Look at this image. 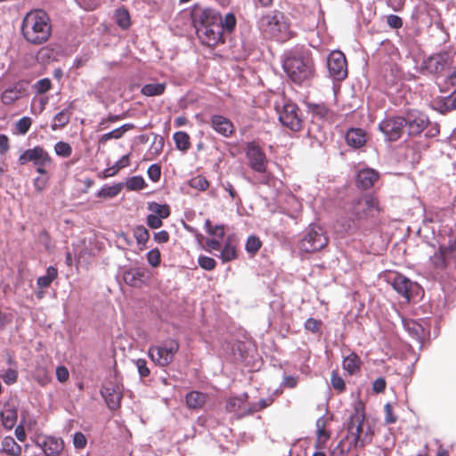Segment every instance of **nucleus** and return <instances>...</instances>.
<instances>
[{"mask_svg":"<svg viewBox=\"0 0 456 456\" xmlns=\"http://www.w3.org/2000/svg\"><path fill=\"white\" fill-rule=\"evenodd\" d=\"M21 34L31 45H39L46 43L52 34L49 15L42 9L29 11L23 18Z\"/></svg>","mask_w":456,"mask_h":456,"instance_id":"1","label":"nucleus"},{"mask_svg":"<svg viewBox=\"0 0 456 456\" xmlns=\"http://www.w3.org/2000/svg\"><path fill=\"white\" fill-rule=\"evenodd\" d=\"M365 414L363 408L359 404L354 408V413L350 416L346 437L349 444L348 451L363 447L371 442L372 429L370 426L364 423Z\"/></svg>","mask_w":456,"mask_h":456,"instance_id":"2","label":"nucleus"},{"mask_svg":"<svg viewBox=\"0 0 456 456\" xmlns=\"http://www.w3.org/2000/svg\"><path fill=\"white\" fill-rule=\"evenodd\" d=\"M262 34L268 38L284 42L292 37L289 23L282 12L274 11L262 15L257 21Z\"/></svg>","mask_w":456,"mask_h":456,"instance_id":"3","label":"nucleus"},{"mask_svg":"<svg viewBox=\"0 0 456 456\" xmlns=\"http://www.w3.org/2000/svg\"><path fill=\"white\" fill-rule=\"evenodd\" d=\"M283 69L293 82L301 84L312 77L314 62L307 54H290L283 61Z\"/></svg>","mask_w":456,"mask_h":456,"instance_id":"4","label":"nucleus"},{"mask_svg":"<svg viewBox=\"0 0 456 456\" xmlns=\"http://www.w3.org/2000/svg\"><path fill=\"white\" fill-rule=\"evenodd\" d=\"M237 24V20L232 12L226 13L223 21L212 24L209 27L198 28V31L203 36V40L208 45H216L224 42V35L231 34Z\"/></svg>","mask_w":456,"mask_h":456,"instance_id":"5","label":"nucleus"},{"mask_svg":"<svg viewBox=\"0 0 456 456\" xmlns=\"http://www.w3.org/2000/svg\"><path fill=\"white\" fill-rule=\"evenodd\" d=\"M328 242L329 239L323 228L311 224L299 242V249L305 253H314L325 248Z\"/></svg>","mask_w":456,"mask_h":456,"instance_id":"6","label":"nucleus"},{"mask_svg":"<svg viewBox=\"0 0 456 456\" xmlns=\"http://www.w3.org/2000/svg\"><path fill=\"white\" fill-rule=\"evenodd\" d=\"M179 350V344L175 339H167L159 345L149 347L148 355L153 362L161 367L169 365Z\"/></svg>","mask_w":456,"mask_h":456,"instance_id":"7","label":"nucleus"},{"mask_svg":"<svg viewBox=\"0 0 456 456\" xmlns=\"http://www.w3.org/2000/svg\"><path fill=\"white\" fill-rule=\"evenodd\" d=\"M279 119L282 126L291 131H299L302 128L303 121L299 115L298 107L293 102L284 103L279 114Z\"/></svg>","mask_w":456,"mask_h":456,"instance_id":"8","label":"nucleus"},{"mask_svg":"<svg viewBox=\"0 0 456 456\" xmlns=\"http://www.w3.org/2000/svg\"><path fill=\"white\" fill-rule=\"evenodd\" d=\"M379 130L384 134L389 141L398 140L405 128V120L403 117H389L383 119L379 124Z\"/></svg>","mask_w":456,"mask_h":456,"instance_id":"9","label":"nucleus"},{"mask_svg":"<svg viewBox=\"0 0 456 456\" xmlns=\"http://www.w3.org/2000/svg\"><path fill=\"white\" fill-rule=\"evenodd\" d=\"M327 67L330 76L336 80H343L347 75L346 60L340 51L330 53L327 58Z\"/></svg>","mask_w":456,"mask_h":456,"instance_id":"10","label":"nucleus"},{"mask_svg":"<svg viewBox=\"0 0 456 456\" xmlns=\"http://www.w3.org/2000/svg\"><path fill=\"white\" fill-rule=\"evenodd\" d=\"M20 165H26L32 162L35 166H49L52 163V158L46 151L40 146L24 151L18 159Z\"/></svg>","mask_w":456,"mask_h":456,"instance_id":"11","label":"nucleus"},{"mask_svg":"<svg viewBox=\"0 0 456 456\" xmlns=\"http://www.w3.org/2000/svg\"><path fill=\"white\" fill-rule=\"evenodd\" d=\"M403 119L405 120V127H408V134L410 135L419 134L428 124L427 115L417 110L407 111Z\"/></svg>","mask_w":456,"mask_h":456,"instance_id":"12","label":"nucleus"},{"mask_svg":"<svg viewBox=\"0 0 456 456\" xmlns=\"http://www.w3.org/2000/svg\"><path fill=\"white\" fill-rule=\"evenodd\" d=\"M246 156L249 167L256 172L265 173L267 159L265 152L256 144L250 142L247 146Z\"/></svg>","mask_w":456,"mask_h":456,"instance_id":"13","label":"nucleus"},{"mask_svg":"<svg viewBox=\"0 0 456 456\" xmlns=\"http://www.w3.org/2000/svg\"><path fill=\"white\" fill-rule=\"evenodd\" d=\"M101 395L104 398L109 409L116 410L120 406L123 395L118 385L112 382L104 384L101 389Z\"/></svg>","mask_w":456,"mask_h":456,"instance_id":"14","label":"nucleus"},{"mask_svg":"<svg viewBox=\"0 0 456 456\" xmlns=\"http://www.w3.org/2000/svg\"><path fill=\"white\" fill-rule=\"evenodd\" d=\"M388 279L393 289L409 301L411 297V290L417 284L406 276L397 273H392Z\"/></svg>","mask_w":456,"mask_h":456,"instance_id":"15","label":"nucleus"},{"mask_svg":"<svg viewBox=\"0 0 456 456\" xmlns=\"http://www.w3.org/2000/svg\"><path fill=\"white\" fill-rule=\"evenodd\" d=\"M248 395L230 397L226 403V410L240 419L251 414L250 405L248 403Z\"/></svg>","mask_w":456,"mask_h":456,"instance_id":"16","label":"nucleus"},{"mask_svg":"<svg viewBox=\"0 0 456 456\" xmlns=\"http://www.w3.org/2000/svg\"><path fill=\"white\" fill-rule=\"evenodd\" d=\"M192 17L194 21L200 24L199 28L212 26V24L223 21L224 18L218 11L212 8L194 10Z\"/></svg>","mask_w":456,"mask_h":456,"instance_id":"17","label":"nucleus"},{"mask_svg":"<svg viewBox=\"0 0 456 456\" xmlns=\"http://www.w3.org/2000/svg\"><path fill=\"white\" fill-rule=\"evenodd\" d=\"M451 63V55L448 52H442L431 55L423 62V67L429 73H439Z\"/></svg>","mask_w":456,"mask_h":456,"instance_id":"18","label":"nucleus"},{"mask_svg":"<svg viewBox=\"0 0 456 456\" xmlns=\"http://www.w3.org/2000/svg\"><path fill=\"white\" fill-rule=\"evenodd\" d=\"M37 445L43 450L46 456H59L64 448L62 439L54 436L38 437Z\"/></svg>","mask_w":456,"mask_h":456,"instance_id":"19","label":"nucleus"},{"mask_svg":"<svg viewBox=\"0 0 456 456\" xmlns=\"http://www.w3.org/2000/svg\"><path fill=\"white\" fill-rule=\"evenodd\" d=\"M26 84L22 81L17 82L7 87L1 95V101L5 105L12 104L26 94Z\"/></svg>","mask_w":456,"mask_h":456,"instance_id":"20","label":"nucleus"},{"mask_svg":"<svg viewBox=\"0 0 456 456\" xmlns=\"http://www.w3.org/2000/svg\"><path fill=\"white\" fill-rule=\"evenodd\" d=\"M123 279L131 287H141L147 279V270L142 267L130 268L124 272Z\"/></svg>","mask_w":456,"mask_h":456,"instance_id":"21","label":"nucleus"},{"mask_svg":"<svg viewBox=\"0 0 456 456\" xmlns=\"http://www.w3.org/2000/svg\"><path fill=\"white\" fill-rule=\"evenodd\" d=\"M379 178V174L373 168L361 169L356 176V184L358 187L367 190L374 185Z\"/></svg>","mask_w":456,"mask_h":456,"instance_id":"22","label":"nucleus"},{"mask_svg":"<svg viewBox=\"0 0 456 456\" xmlns=\"http://www.w3.org/2000/svg\"><path fill=\"white\" fill-rule=\"evenodd\" d=\"M212 128L224 137H229L233 133V125L227 118L221 115H213L210 118Z\"/></svg>","mask_w":456,"mask_h":456,"instance_id":"23","label":"nucleus"},{"mask_svg":"<svg viewBox=\"0 0 456 456\" xmlns=\"http://www.w3.org/2000/svg\"><path fill=\"white\" fill-rule=\"evenodd\" d=\"M346 141L349 146L359 149L365 144L367 135L362 128H350L346 134Z\"/></svg>","mask_w":456,"mask_h":456,"instance_id":"24","label":"nucleus"},{"mask_svg":"<svg viewBox=\"0 0 456 456\" xmlns=\"http://www.w3.org/2000/svg\"><path fill=\"white\" fill-rule=\"evenodd\" d=\"M429 259L434 268L437 270H444L452 263L443 246L439 247Z\"/></svg>","mask_w":456,"mask_h":456,"instance_id":"25","label":"nucleus"},{"mask_svg":"<svg viewBox=\"0 0 456 456\" xmlns=\"http://www.w3.org/2000/svg\"><path fill=\"white\" fill-rule=\"evenodd\" d=\"M134 127V126L133 124H130V123L124 124L121 126L115 128L112 131L102 134L99 139V142L102 144H104L109 140L120 139L124 135L125 133L133 129Z\"/></svg>","mask_w":456,"mask_h":456,"instance_id":"26","label":"nucleus"},{"mask_svg":"<svg viewBox=\"0 0 456 456\" xmlns=\"http://www.w3.org/2000/svg\"><path fill=\"white\" fill-rule=\"evenodd\" d=\"M307 109L314 118L320 119H330L332 116V111L324 103H308Z\"/></svg>","mask_w":456,"mask_h":456,"instance_id":"27","label":"nucleus"},{"mask_svg":"<svg viewBox=\"0 0 456 456\" xmlns=\"http://www.w3.org/2000/svg\"><path fill=\"white\" fill-rule=\"evenodd\" d=\"M206 395L199 391H191L186 395V404L191 409H200L206 403Z\"/></svg>","mask_w":456,"mask_h":456,"instance_id":"28","label":"nucleus"},{"mask_svg":"<svg viewBox=\"0 0 456 456\" xmlns=\"http://www.w3.org/2000/svg\"><path fill=\"white\" fill-rule=\"evenodd\" d=\"M2 451L11 456H20L21 446L16 443L13 437L5 436L2 441Z\"/></svg>","mask_w":456,"mask_h":456,"instance_id":"29","label":"nucleus"},{"mask_svg":"<svg viewBox=\"0 0 456 456\" xmlns=\"http://www.w3.org/2000/svg\"><path fill=\"white\" fill-rule=\"evenodd\" d=\"M17 417V411L13 408H8L0 412L2 424L6 429H12L15 426Z\"/></svg>","mask_w":456,"mask_h":456,"instance_id":"30","label":"nucleus"},{"mask_svg":"<svg viewBox=\"0 0 456 456\" xmlns=\"http://www.w3.org/2000/svg\"><path fill=\"white\" fill-rule=\"evenodd\" d=\"M166 87V83L146 84L142 87L141 93L145 96H159L164 94Z\"/></svg>","mask_w":456,"mask_h":456,"instance_id":"31","label":"nucleus"},{"mask_svg":"<svg viewBox=\"0 0 456 456\" xmlns=\"http://www.w3.org/2000/svg\"><path fill=\"white\" fill-rule=\"evenodd\" d=\"M57 269L53 266H49L46 269V274L40 276L37 281V284L41 289L48 288L51 283L57 278Z\"/></svg>","mask_w":456,"mask_h":456,"instance_id":"32","label":"nucleus"},{"mask_svg":"<svg viewBox=\"0 0 456 456\" xmlns=\"http://www.w3.org/2000/svg\"><path fill=\"white\" fill-rule=\"evenodd\" d=\"M175 146L179 151H187L191 147L190 136L183 131L175 132L173 135Z\"/></svg>","mask_w":456,"mask_h":456,"instance_id":"33","label":"nucleus"},{"mask_svg":"<svg viewBox=\"0 0 456 456\" xmlns=\"http://www.w3.org/2000/svg\"><path fill=\"white\" fill-rule=\"evenodd\" d=\"M69 119L70 112L69 110L65 109L61 110L53 117V124L51 126L52 130L55 131L65 126L69 122Z\"/></svg>","mask_w":456,"mask_h":456,"instance_id":"34","label":"nucleus"},{"mask_svg":"<svg viewBox=\"0 0 456 456\" xmlns=\"http://www.w3.org/2000/svg\"><path fill=\"white\" fill-rule=\"evenodd\" d=\"M360 359L355 354H350L343 360V368L350 374H354L360 368Z\"/></svg>","mask_w":456,"mask_h":456,"instance_id":"35","label":"nucleus"},{"mask_svg":"<svg viewBox=\"0 0 456 456\" xmlns=\"http://www.w3.org/2000/svg\"><path fill=\"white\" fill-rule=\"evenodd\" d=\"M129 165V155H124L119 159L112 167H110L104 170V176L110 177L115 175L119 169L126 167Z\"/></svg>","mask_w":456,"mask_h":456,"instance_id":"36","label":"nucleus"},{"mask_svg":"<svg viewBox=\"0 0 456 456\" xmlns=\"http://www.w3.org/2000/svg\"><path fill=\"white\" fill-rule=\"evenodd\" d=\"M148 208L152 212L153 215L159 216L161 219L167 218L170 215L169 208L167 205H161L156 202H151L149 204Z\"/></svg>","mask_w":456,"mask_h":456,"instance_id":"37","label":"nucleus"},{"mask_svg":"<svg viewBox=\"0 0 456 456\" xmlns=\"http://www.w3.org/2000/svg\"><path fill=\"white\" fill-rule=\"evenodd\" d=\"M121 184H114L111 186H104L98 192L97 196L106 199H110L116 197L121 191Z\"/></svg>","mask_w":456,"mask_h":456,"instance_id":"38","label":"nucleus"},{"mask_svg":"<svg viewBox=\"0 0 456 456\" xmlns=\"http://www.w3.org/2000/svg\"><path fill=\"white\" fill-rule=\"evenodd\" d=\"M133 233L137 244L139 246H145L150 238L148 230L142 225H138L134 229Z\"/></svg>","mask_w":456,"mask_h":456,"instance_id":"39","label":"nucleus"},{"mask_svg":"<svg viewBox=\"0 0 456 456\" xmlns=\"http://www.w3.org/2000/svg\"><path fill=\"white\" fill-rule=\"evenodd\" d=\"M19 377L18 370L16 369H6L2 370L0 372V379L6 384V385H12L17 382Z\"/></svg>","mask_w":456,"mask_h":456,"instance_id":"40","label":"nucleus"},{"mask_svg":"<svg viewBox=\"0 0 456 456\" xmlns=\"http://www.w3.org/2000/svg\"><path fill=\"white\" fill-rule=\"evenodd\" d=\"M33 377L35 380L41 386H45L51 381V376L47 370L44 367H37L33 373Z\"/></svg>","mask_w":456,"mask_h":456,"instance_id":"41","label":"nucleus"},{"mask_svg":"<svg viewBox=\"0 0 456 456\" xmlns=\"http://www.w3.org/2000/svg\"><path fill=\"white\" fill-rule=\"evenodd\" d=\"M357 207H364L366 212L369 214L371 211L378 209V201L372 196H365L357 200Z\"/></svg>","mask_w":456,"mask_h":456,"instance_id":"42","label":"nucleus"},{"mask_svg":"<svg viewBox=\"0 0 456 456\" xmlns=\"http://www.w3.org/2000/svg\"><path fill=\"white\" fill-rule=\"evenodd\" d=\"M409 333L416 339H420L424 335V329L416 322L411 321L404 324Z\"/></svg>","mask_w":456,"mask_h":456,"instance_id":"43","label":"nucleus"},{"mask_svg":"<svg viewBox=\"0 0 456 456\" xmlns=\"http://www.w3.org/2000/svg\"><path fill=\"white\" fill-rule=\"evenodd\" d=\"M189 185L193 189L204 191L208 188L209 183L205 176L196 175L189 181Z\"/></svg>","mask_w":456,"mask_h":456,"instance_id":"44","label":"nucleus"},{"mask_svg":"<svg viewBox=\"0 0 456 456\" xmlns=\"http://www.w3.org/2000/svg\"><path fill=\"white\" fill-rule=\"evenodd\" d=\"M118 25L122 28H127L130 26L129 12L126 9H118L115 13Z\"/></svg>","mask_w":456,"mask_h":456,"instance_id":"45","label":"nucleus"},{"mask_svg":"<svg viewBox=\"0 0 456 456\" xmlns=\"http://www.w3.org/2000/svg\"><path fill=\"white\" fill-rule=\"evenodd\" d=\"M235 247L230 243H226L220 252V258L223 262H229L236 257Z\"/></svg>","mask_w":456,"mask_h":456,"instance_id":"46","label":"nucleus"},{"mask_svg":"<svg viewBox=\"0 0 456 456\" xmlns=\"http://www.w3.org/2000/svg\"><path fill=\"white\" fill-rule=\"evenodd\" d=\"M54 151L60 157L68 158L72 153V148L68 142L61 141L54 145Z\"/></svg>","mask_w":456,"mask_h":456,"instance_id":"47","label":"nucleus"},{"mask_svg":"<svg viewBox=\"0 0 456 456\" xmlns=\"http://www.w3.org/2000/svg\"><path fill=\"white\" fill-rule=\"evenodd\" d=\"M261 241L256 236H249L247 240L245 248L247 252L250 254H256L261 248Z\"/></svg>","mask_w":456,"mask_h":456,"instance_id":"48","label":"nucleus"},{"mask_svg":"<svg viewBox=\"0 0 456 456\" xmlns=\"http://www.w3.org/2000/svg\"><path fill=\"white\" fill-rule=\"evenodd\" d=\"M47 102V97H34L31 103V112L36 115L42 113Z\"/></svg>","mask_w":456,"mask_h":456,"instance_id":"49","label":"nucleus"},{"mask_svg":"<svg viewBox=\"0 0 456 456\" xmlns=\"http://www.w3.org/2000/svg\"><path fill=\"white\" fill-rule=\"evenodd\" d=\"M32 124V120L29 117H22L16 124L15 128L20 134H25L29 130Z\"/></svg>","mask_w":456,"mask_h":456,"instance_id":"50","label":"nucleus"},{"mask_svg":"<svg viewBox=\"0 0 456 456\" xmlns=\"http://www.w3.org/2000/svg\"><path fill=\"white\" fill-rule=\"evenodd\" d=\"M126 186L128 190H142L145 187V181L142 176H133L126 181Z\"/></svg>","mask_w":456,"mask_h":456,"instance_id":"51","label":"nucleus"},{"mask_svg":"<svg viewBox=\"0 0 456 456\" xmlns=\"http://www.w3.org/2000/svg\"><path fill=\"white\" fill-rule=\"evenodd\" d=\"M51 86L52 83L49 78H42L33 85V88L37 94H42L49 91Z\"/></svg>","mask_w":456,"mask_h":456,"instance_id":"52","label":"nucleus"},{"mask_svg":"<svg viewBox=\"0 0 456 456\" xmlns=\"http://www.w3.org/2000/svg\"><path fill=\"white\" fill-rule=\"evenodd\" d=\"M200 266L208 271H211L216 267V260L207 256H200L198 259Z\"/></svg>","mask_w":456,"mask_h":456,"instance_id":"53","label":"nucleus"},{"mask_svg":"<svg viewBox=\"0 0 456 456\" xmlns=\"http://www.w3.org/2000/svg\"><path fill=\"white\" fill-rule=\"evenodd\" d=\"M205 225L208 228V232L209 234L216 236L218 239L224 238V229L223 225H216V226L212 227L209 220L206 221Z\"/></svg>","mask_w":456,"mask_h":456,"instance_id":"54","label":"nucleus"},{"mask_svg":"<svg viewBox=\"0 0 456 456\" xmlns=\"http://www.w3.org/2000/svg\"><path fill=\"white\" fill-rule=\"evenodd\" d=\"M147 261L152 267H157L160 264V252L158 248L150 250L147 253Z\"/></svg>","mask_w":456,"mask_h":456,"instance_id":"55","label":"nucleus"},{"mask_svg":"<svg viewBox=\"0 0 456 456\" xmlns=\"http://www.w3.org/2000/svg\"><path fill=\"white\" fill-rule=\"evenodd\" d=\"M449 257L454 262L456 260V233L452 234L449 240V245L447 247H444Z\"/></svg>","mask_w":456,"mask_h":456,"instance_id":"56","label":"nucleus"},{"mask_svg":"<svg viewBox=\"0 0 456 456\" xmlns=\"http://www.w3.org/2000/svg\"><path fill=\"white\" fill-rule=\"evenodd\" d=\"M351 215L354 219L360 220L364 218L368 215V212H366L364 207H357V201H355L353 204Z\"/></svg>","mask_w":456,"mask_h":456,"instance_id":"57","label":"nucleus"},{"mask_svg":"<svg viewBox=\"0 0 456 456\" xmlns=\"http://www.w3.org/2000/svg\"><path fill=\"white\" fill-rule=\"evenodd\" d=\"M147 174L151 181H159L161 175L160 167L157 164L151 165L147 170Z\"/></svg>","mask_w":456,"mask_h":456,"instance_id":"58","label":"nucleus"},{"mask_svg":"<svg viewBox=\"0 0 456 456\" xmlns=\"http://www.w3.org/2000/svg\"><path fill=\"white\" fill-rule=\"evenodd\" d=\"M137 370L142 378H146L150 375V369L147 367V362L144 359H137L135 362Z\"/></svg>","mask_w":456,"mask_h":456,"instance_id":"59","label":"nucleus"},{"mask_svg":"<svg viewBox=\"0 0 456 456\" xmlns=\"http://www.w3.org/2000/svg\"><path fill=\"white\" fill-rule=\"evenodd\" d=\"M273 403V399H261L256 403H253L250 405L251 414L261 411L262 409L266 408L271 405Z\"/></svg>","mask_w":456,"mask_h":456,"instance_id":"60","label":"nucleus"},{"mask_svg":"<svg viewBox=\"0 0 456 456\" xmlns=\"http://www.w3.org/2000/svg\"><path fill=\"white\" fill-rule=\"evenodd\" d=\"M73 444L77 449H83L86 445V438L81 432H76L73 436Z\"/></svg>","mask_w":456,"mask_h":456,"instance_id":"61","label":"nucleus"},{"mask_svg":"<svg viewBox=\"0 0 456 456\" xmlns=\"http://www.w3.org/2000/svg\"><path fill=\"white\" fill-rule=\"evenodd\" d=\"M321 321H318L316 319H314V318H308L306 321H305V328L307 330H310L314 333H316L319 331L320 328H321Z\"/></svg>","mask_w":456,"mask_h":456,"instance_id":"62","label":"nucleus"},{"mask_svg":"<svg viewBox=\"0 0 456 456\" xmlns=\"http://www.w3.org/2000/svg\"><path fill=\"white\" fill-rule=\"evenodd\" d=\"M387 23L392 28H400L403 26V20L395 14H390L387 17Z\"/></svg>","mask_w":456,"mask_h":456,"instance_id":"63","label":"nucleus"},{"mask_svg":"<svg viewBox=\"0 0 456 456\" xmlns=\"http://www.w3.org/2000/svg\"><path fill=\"white\" fill-rule=\"evenodd\" d=\"M331 385L332 387L338 390V391H343L345 389V382H344V379L338 376L336 372H333L332 375H331Z\"/></svg>","mask_w":456,"mask_h":456,"instance_id":"64","label":"nucleus"}]
</instances>
